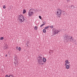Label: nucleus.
Wrapping results in <instances>:
<instances>
[{
  "instance_id": "6",
  "label": "nucleus",
  "mask_w": 77,
  "mask_h": 77,
  "mask_svg": "<svg viewBox=\"0 0 77 77\" xmlns=\"http://www.w3.org/2000/svg\"><path fill=\"white\" fill-rule=\"evenodd\" d=\"M33 14H34V12H33V11H29L28 12L29 17H31L32 15H33Z\"/></svg>"
},
{
  "instance_id": "3",
  "label": "nucleus",
  "mask_w": 77,
  "mask_h": 77,
  "mask_svg": "<svg viewBox=\"0 0 77 77\" xmlns=\"http://www.w3.org/2000/svg\"><path fill=\"white\" fill-rule=\"evenodd\" d=\"M41 56H42V55L40 54V56L37 58V60L39 64H41L42 62H43V61H42V57H41Z\"/></svg>"
},
{
  "instance_id": "23",
  "label": "nucleus",
  "mask_w": 77,
  "mask_h": 77,
  "mask_svg": "<svg viewBox=\"0 0 77 77\" xmlns=\"http://www.w3.org/2000/svg\"><path fill=\"white\" fill-rule=\"evenodd\" d=\"M39 17L40 18V19L41 20V19H42V17H41V16H39Z\"/></svg>"
},
{
  "instance_id": "14",
  "label": "nucleus",
  "mask_w": 77,
  "mask_h": 77,
  "mask_svg": "<svg viewBox=\"0 0 77 77\" xmlns=\"http://www.w3.org/2000/svg\"><path fill=\"white\" fill-rule=\"evenodd\" d=\"M49 27H50V26H47L45 28V29H48V28H49Z\"/></svg>"
},
{
  "instance_id": "28",
  "label": "nucleus",
  "mask_w": 77,
  "mask_h": 77,
  "mask_svg": "<svg viewBox=\"0 0 77 77\" xmlns=\"http://www.w3.org/2000/svg\"><path fill=\"white\" fill-rule=\"evenodd\" d=\"M3 8H4V9H5L6 8V6H5V5H4L3 7Z\"/></svg>"
},
{
  "instance_id": "27",
  "label": "nucleus",
  "mask_w": 77,
  "mask_h": 77,
  "mask_svg": "<svg viewBox=\"0 0 77 77\" xmlns=\"http://www.w3.org/2000/svg\"><path fill=\"white\" fill-rule=\"evenodd\" d=\"M9 77H14V76L12 75H9Z\"/></svg>"
},
{
  "instance_id": "33",
  "label": "nucleus",
  "mask_w": 77,
  "mask_h": 77,
  "mask_svg": "<svg viewBox=\"0 0 77 77\" xmlns=\"http://www.w3.org/2000/svg\"><path fill=\"white\" fill-rule=\"evenodd\" d=\"M41 64H42V65H43V64H44V63H42Z\"/></svg>"
},
{
  "instance_id": "37",
  "label": "nucleus",
  "mask_w": 77,
  "mask_h": 77,
  "mask_svg": "<svg viewBox=\"0 0 77 77\" xmlns=\"http://www.w3.org/2000/svg\"><path fill=\"white\" fill-rule=\"evenodd\" d=\"M69 61L68 62V64H69Z\"/></svg>"
},
{
  "instance_id": "4",
  "label": "nucleus",
  "mask_w": 77,
  "mask_h": 77,
  "mask_svg": "<svg viewBox=\"0 0 77 77\" xmlns=\"http://www.w3.org/2000/svg\"><path fill=\"white\" fill-rule=\"evenodd\" d=\"M52 31L54 33V35H55L56 34H58V33L60 32V30H57L56 29H53Z\"/></svg>"
},
{
  "instance_id": "38",
  "label": "nucleus",
  "mask_w": 77,
  "mask_h": 77,
  "mask_svg": "<svg viewBox=\"0 0 77 77\" xmlns=\"http://www.w3.org/2000/svg\"><path fill=\"white\" fill-rule=\"evenodd\" d=\"M43 24H45V23H44V22H43Z\"/></svg>"
},
{
  "instance_id": "35",
  "label": "nucleus",
  "mask_w": 77,
  "mask_h": 77,
  "mask_svg": "<svg viewBox=\"0 0 77 77\" xmlns=\"http://www.w3.org/2000/svg\"><path fill=\"white\" fill-rule=\"evenodd\" d=\"M72 6H74L73 5H71V8H72Z\"/></svg>"
},
{
  "instance_id": "12",
  "label": "nucleus",
  "mask_w": 77,
  "mask_h": 77,
  "mask_svg": "<svg viewBox=\"0 0 77 77\" xmlns=\"http://www.w3.org/2000/svg\"><path fill=\"white\" fill-rule=\"evenodd\" d=\"M45 23H46L45 22V24H42V25H41V26H40V27H42V26H44V25H45Z\"/></svg>"
},
{
  "instance_id": "5",
  "label": "nucleus",
  "mask_w": 77,
  "mask_h": 77,
  "mask_svg": "<svg viewBox=\"0 0 77 77\" xmlns=\"http://www.w3.org/2000/svg\"><path fill=\"white\" fill-rule=\"evenodd\" d=\"M61 14H62V11L60 9H58L56 13V15H61Z\"/></svg>"
},
{
  "instance_id": "17",
  "label": "nucleus",
  "mask_w": 77,
  "mask_h": 77,
  "mask_svg": "<svg viewBox=\"0 0 77 77\" xmlns=\"http://www.w3.org/2000/svg\"><path fill=\"white\" fill-rule=\"evenodd\" d=\"M68 62H69V61H68V60H66L65 61V62H66V63H68Z\"/></svg>"
},
{
  "instance_id": "26",
  "label": "nucleus",
  "mask_w": 77,
  "mask_h": 77,
  "mask_svg": "<svg viewBox=\"0 0 77 77\" xmlns=\"http://www.w3.org/2000/svg\"><path fill=\"white\" fill-rule=\"evenodd\" d=\"M14 63L15 65V66H16V61H15L14 62Z\"/></svg>"
},
{
  "instance_id": "13",
  "label": "nucleus",
  "mask_w": 77,
  "mask_h": 77,
  "mask_svg": "<svg viewBox=\"0 0 77 77\" xmlns=\"http://www.w3.org/2000/svg\"><path fill=\"white\" fill-rule=\"evenodd\" d=\"M26 10L24 9L23 10V14H25V13H26Z\"/></svg>"
},
{
  "instance_id": "34",
  "label": "nucleus",
  "mask_w": 77,
  "mask_h": 77,
  "mask_svg": "<svg viewBox=\"0 0 77 77\" xmlns=\"http://www.w3.org/2000/svg\"><path fill=\"white\" fill-rule=\"evenodd\" d=\"M7 56H8V55H7V54L5 55L6 57H7Z\"/></svg>"
},
{
  "instance_id": "21",
  "label": "nucleus",
  "mask_w": 77,
  "mask_h": 77,
  "mask_svg": "<svg viewBox=\"0 0 77 77\" xmlns=\"http://www.w3.org/2000/svg\"><path fill=\"white\" fill-rule=\"evenodd\" d=\"M29 42H28L26 43V45H27V47L29 46Z\"/></svg>"
},
{
  "instance_id": "15",
  "label": "nucleus",
  "mask_w": 77,
  "mask_h": 77,
  "mask_svg": "<svg viewBox=\"0 0 77 77\" xmlns=\"http://www.w3.org/2000/svg\"><path fill=\"white\" fill-rule=\"evenodd\" d=\"M17 57H14V60H15V61H16L17 60Z\"/></svg>"
},
{
  "instance_id": "9",
  "label": "nucleus",
  "mask_w": 77,
  "mask_h": 77,
  "mask_svg": "<svg viewBox=\"0 0 77 77\" xmlns=\"http://www.w3.org/2000/svg\"><path fill=\"white\" fill-rule=\"evenodd\" d=\"M66 69H69V65H67L66 66Z\"/></svg>"
},
{
  "instance_id": "11",
  "label": "nucleus",
  "mask_w": 77,
  "mask_h": 77,
  "mask_svg": "<svg viewBox=\"0 0 77 77\" xmlns=\"http://www.w3.org/2000/svg\"><path fill=\"white\" fill-rule=\"evenodd\" d=\"M43 32L44 33H46V30H45V29H44L43 30Z\"/></svg>"
},
{
  "instance_id": "30",
  "label": "nucleus",
  "mask_w": 77,
  "mask_h": 77,
  "mask_svg": "<svg viewBox=\"0 0 77 77\" xmlns=\"http://www.w3.org/2000/svg\"><path fill=\"white\" fill-rule=\"evenodd\" d=\"M67 2H70V0H67Z\"/></svg>"
},
{
  "instance_id": "29",
  "label": "nucleus",
  "mask_w": 77,
  "mask_h": 77,
  "mask_svg": "<svg viewBox=\"0 0 77 77\" xmlns=\"http://www.w3.org/2000/svg\"><path fill=\"white\" fill-rule=\"evenodd\" d=\"M5 77H9V76L8 75H6L5 76Z\"/></svg>"
},
{
  "instance_id": "20",
  "label": "nucleus",
  "mask_w": 77,
  "mask_h": 77,
  "mask_svg": "<svg viewBox=\"0 0 77 77\" xmlns=\"http://www.w3.org/2000/svg\"><path fill=\"white\" fill-rule=\"evenodd\" d=\"M21 50V47H19L18 48V50H19V51H20Z\"/></svg>"
},
{
  "instance_id": "22",
  "label": "nucleus",
  "mask_w": 77,
  "mask_h": 77,
  "mask_svg": "<svg viewBox=\"0 0 77 77\" xmlns=\"http://www.w3.org/2000/svg\"><path fill=\"white\" fill-rule=\"evenodd\" d=\"M16 64H18V61L17 60L16 61Z\"/></svg>"
},
{
  "instance_id": "31",
  "label": "nucleus",
  "mask_w": 77,
  "mask_h": 77,
  "mask_svg": "<svg viewBox=\"0 0 77 77\" xmlns=\"http://www.w3.org/2000/svg\"><path fill=\"white\" fill-rule=\"evenodd\" d=\"M49 53H53V51H50Z\"/></svg>"
},
{
  "instance_id": "18",
  "label": "nucleus",
  "mask_w": 77,
  "mask_h": 77,
  "mask_svg": "<svg viewBox=\"0 0 77 77\" xmlns=\"http://www.w3.org/2000/svg\"><path fill=\"white\" fill-rule=\"evenodd\" d=\"M38 29V27L36 26H35L34 27V29L35 30H37V29Z\"/></svg>"
},
{
  "instance_id": "7",
  "label": "nucleus",
  "mask_w": 77,
  "mask_h": 77,
  "mask_svg": "<svg viewBox=\"0 0 77 77\" xmlns=\"http://www.w3.org/2000/svg\"><path fill=\"white\" fill-rule=\"evenodd\" d=\"M8 45H5V46L4 47V49H5V50H6V49H7L8 48Z\"/></svg>"
},
{
  "instance_id": "8",
  "label": "nucleus",
  "mask_w": 77,
  "mask_h": 77,
  "mask_svg": "<svg viewBox=\"0 0 77 77\" xmlns=\"http://www.w3.org/2000/svg\"><path fill=\"white\" fill-rule=\"evenodd\" d=\"M43 62H46V59H45V58H43Z\"/></svg>"
},
{
  "instance_id": "39",
  "label": "nucleus",
  "mask_w": 77,
  "mask_h": 77,
  "mask_svg": "<svg viewBox=\"0 0 77 77\" xmlns=\"http://www.w3.org/2000/svg\"><path fill=\"white\" fill-rule=\"evenodd\" d=\"M73 6L74 8H75V7H74V6Z\"/></svg>"
},
{
  "instance_id": "10",
  "label": "nucleus",
  "mask_w": 77,
  "mask_h": 77,
  "mask_svg": "<svg viewBox=\"0 0 77 77\" xmlns=\"http://www.w3.org/2000/svg\"><path fill=\"white\" fill-rule=\"evenodd\" d=\"M35 10L34 9H33V8H32L30 9L29 11H31V12H32V11L33 12V11Z\"/></svg>"
},
{
  "instance_id": "36",
  "label": "nucleus",
  "mask_w": 77,
  "mask_h": 77,
  "mask_svg": "<svg viewBox=\"0 0 77 77\" xmlns=\"http://www.w3.org/2000/svg\"><path fill=\"white\" fill-rule=\"evenodd\" d=\"M67 65V64L66 63L65 64V65Z\"/></svg>"
},
{
  "instance_id": "24",
  "label": "nucleus",
  "mask_w": 77,
  "mask_h": 77,
  "mask_svg": "<svg viewBox=\"0 0 77 77\" xmlns=\"http://www.w3.org/2000/svg\"><path fill=\"white\" fill-rule=\"evenodd\" d=\"M14 63L15 65V66H16V61H15L14 62Z\"/></svg>"
},
{
  "instance_id": "19",
  "label": "nucleus",
  "mask_w": 77,
  "mask_h": 77,
  "mask_svg": "<svg viewBox=\"0 0 77 77\" xmlns=\"http://www.w3.org/2000/svg\"><path fill=\"white\" fill-rule=\"evenodd\" d=\"M50 27L51 29H53V28L54 27V26H53L52 25V26H50Z\"/></svg>"
},
{
  "instance_id": "32",
  "label": "nucleus",
  "mask_w": 77,
  "mask_h": 77,
  "mask_svg": "<svg viewBox=\"0 0 77 77\" xmlns=\"http://www.w3.org/2000/svg\"><path fill=\"white\" fill-rule=\"evenodd\" d=\"M18 46H17L16 48V49L17 50H18Z\"/></svg>"
},
{
  "instance_id": "2",
  "label": "nucleus",
  "mask_w": 77,
  "mask_h": 77,
  "mask_svg": "<svg viewBox=\"0 0 77 77\" xmlns=\"http://www.w3.org/2000/svg\"><path fill=\"white\" fill-rule=\"evenodd\" d=\"M18 19L20 22L23 23L24 20H25V18L24 16L21 15H19L18 16Z\"/></svg>"
},
{
  "instance_id": "16",
  "label": "nucleus",
  "mask_w": 77,
  "mask_h": 77,
  "mask_svg": "<svg viewBox=\"0 0 77 77\" xmlns=\"http://www.w3.org/2000/svg\"><path fill=\"white\" fill-rule=\"evenodd\" d=\"M4 39V37H1L0 38V40H3Z\"/></svg>"
},
{
  "instance_id": "25",
  "label": "nucleus",
  "mask_w": 77,
  "mask_h": 77,
  "mask_svg": "<svg viewBox=\"0 0 77 77\" xmlns=\"http://www.w3.org/2000/svg\"><path fill=\"white\" fill-rule=\"evenodd\" d=\"M14 63L15 65V66H16V61H15L14 62Z\"/></svg>"
},
{
  "instance_id": "1",
  "label": "nucleus",
  "mask_w": 77,
  "mask_h": 77,
  "mask_svg": "<svg viewBox=\"0 0 77 77\" xmlns=\"http://www.w3.org/2000/svg\"><path fill=\"white\" fill-rule=\"evenodd\" d=\"M64 36V40L66 41V42H71V41H72L74 40V38H72V36H71L70 37L69 36H68V34H65Z\"/></svg>"
}]
</instances>
